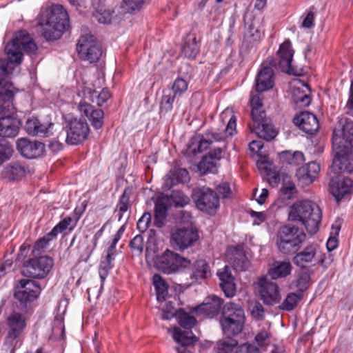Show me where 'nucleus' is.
<instances>
[{"label": "nucleus", "instance_id": "obj_12", "mask_svg": "<svg viewBox=\"0 0 353 353\" xmlns=\"http://www.w3.org/2000/svg\"><path fill=\"white\" fill-rule=\"evenodd\" d=\"M199 239V231L193 227L176 228L171 234V243L180 251L194 245Z\"/></svg>", "mask_w": 353, "mask_h": 353}, {"label": "nucleus", "instance_id": "obj_58", "mask_svg": "<svg viewBox=\"0 0 353 353\" xmlns=\"http://www.w3.org/2000/svg\"><path fill=\"white\" fill-rule=\"evenodd\" d=\"M54 239L52 236H48V233L43 236L42 238L38 239L34 245V250L43 251L48 246L49 242Z\"/></svg>", "mask_w": 353, "mask_h": 353}, {"label": "nucleus", "instance_id": "obj_40", "mask_svg": "<svg viewBox=\"0 0 353 353\" xmlns=\"http://www.w3.org/2000/svg\"><path fill=\"white\" fill-rule=\"evenodd\" d=\"M22 174V165L19 161L11 162L6 166L2 172L4 179L10 181L19 180Z\"/></svg>", "mask_w": 353, "mask_h": 353}, {"label": "nucleus", "instance_id": "obj_52", "mask_svg": "<svg viewBox=\"0 0 353 353\" xmlns=\"http://www.w3.org/2000/svg\"><path fill=\"white\" fill-rule=\"evenodd\" d=\"M13 150L6 140H0V165L12 156Z\"/></svg>", "mask_w": 353, "mask_h": 353}, {"label": "nucleus", "instance_id": "obj_53", "mask_svg": "<svg viewBox=\"0 0 353 353\" xmlns=\"http://www.w3.org/2000/svg\"><path fill=\"white\" fill-rule=\"evenodd\" d=\"M250 105L252 106L251 115L252 121H258L257 119L260 118V112H265V111L262 110V102L258 96H254L250 100Z\"/></svg>", "mask_w": 353, "mask_h": 353}, {"label": "nucleus", "instance_id": "obj_24", "mask_svg": "<svg viewBox=\"0 0 353 353\" xmlns=\"http://www.w3.org/2000/svg\"><path fill=\"white\" fill-rule=\"evenodd\" d=\"M223 305V300L217 296L212 295L208 297L205 303L194 307L192 312L205 314L209 318H213L219 314Z\"/></svg>", "mask_w": 353, "mask_h": 353}, {"label": "nucleus", "instance_id": "obj_48", "mask_svg": "<svg viewBox=\"0 0 353 353\" xmlns=\"http://www.w3.org/2000/svg\"><path fill=\"white\" fill-rule=\"evenodd\" d=\"M170 178L172 185L185 183L189 180V172L185 168H174L170 172Z\"/></svg>", "mask_w": 353, "mask_h": 353}, {"label": "nucleus", "instance_id": "obj_56", "mask_svg": "<svg viewBox=\"0 0 353 353\" xmlns=\"http://www.w3.org/2000/svg\"><path fill=\"white\" fill-rule=\"evenodd\" d=\"M130 247L132 252L141 254L143 250V239L140 234L136 235L130 242Z\"/></svg>", "mask_w": 353, "mask_h": 353}, {"label": "nucleus", "instance_id": "obj_54", "mask_svg": "<svg viewBox=\"0 0 353 353\" xmlns=\"http://www.w3.org/2000/svg\"><path fill=\"white\" fill-rule=\"evenodd\" d=\"M71 222L72 219L70 217L68 216L64 218L57 225H56L50 232H48V236H52V238L56 239L58 234L65 230Z\"/></svg>", "mask_w": 353, "mask_h": 353}, {"label": "nucleus", "instance_id": "obj_51", "mask_svg": "<svg viewBox=\"0 0 353 353\" xmlns=\"http://www.w3.org/2000/svg\"><path fill=\"white\" fill-rule=\"evenodd\" d=\"M170 197L176 207H184L190 202L189 197L179 190L172 191Z\"/></svg>", "mask_w": 353, "mask_h": 353}, {"label": "nucleus", "instance_id": "obj_13", "mask_svg": "<svg viewBox=\"0 0 353 353\" xmlns=\"http://www.w3.org/2000/svg\"><path fill=\"white\" fill-rule=\"evenodd\" d=\"M77 50L79 56L90 63L96 62L102 54L101 46L91 34L83 35L79 39Z\"/></svg>", "mask_w": 353, "mask_h": 353}, {"label": "nucleus", "instance_id": "obj_16", "mask_svg": "<svg viewBox=\"0 0 353 353\" xmlns=\"http://www.w3.org/2000/svg\"><path fill=\"white\" fill-rule=\"evenodd\" d=\"M174 341L179 345L176 347L177 353H193L192 347L197 341V338L191 331H183L178 327L169 329Z\"/></svg>", "mask_w": 353, "mask_h": 353}, {"label": "nucleus", "instance_id": "obj_63", "mask_svg": "<svg viewBox=\"0 0 353 353\" xmlns=\"http://www.w3.org/2000/svg\"><path fill=\"white\" fill-rule=\"evenodd\" d=\"M281 191L284 194L285 198L290 199L296 192V188L293 183L289 182L284 184L281 188Z\"/></svg>", "mask_w": 353, "mask_h": 353}, {"label": "nucleus", "instance_id": "obj_8", "mask_svg": "<svg viewBox=\"0 0 353 353\" xmlns=\"http://www.w3.org/2000/svg\"><path fill=\"white\" fill-rule=\"evenodd\" d=\"M154 263L159 270L165 274H172L186 269L190 264V260L166 250L161 255L156 257Z\"/></svg>", "mask_w": 353, "mask_h": 353}, {"label": "nucleus", "instance_id": "obj_22", "mask_svg": "<svg viewBox=\"0 0 353 353\" xmlns=\"http://www.w3.org/2000/svg\"><path fill=\"white\" fill-rule=\"evenodd\" d=\"M12 85L3 78H0V117L6 112H10L13 108L12 99L14 93Z\"/></svg>", "mask_w": 353, "mask_h": 353}, {"label": "nucleus", "instance_id": "obj_33", "mask_svg": "<svg viewBox=\"0 0 353 353\" xmlns=\"http://www.w3.org/2000/svg\"><path fill=\"white\" fill-rule=\"evenodd\" d=\"M178 97L173 94L170 89L163 90L160 101L159 114L161 117H165L169 114L173 109L174 103H177Z\"/></svg>", "mask_w": 353, "mask_h": 353}, {"label": "nucleus", "instance_id": "obj_11", "mask_svg": "<svg viewBox=\"0 0 353 353\" xmlns=\"http://www.w3.org/2000/svg\"><path fill=\"white\" fill-rule=\"evenodd\" d=\"M293 54L294 50L291 48V42L290 40H286L280 45L276 59L272 60L270 63L289 74L299 76L301 72L292 65Z\"/></svg>", "mask_w": 353, "mask_h": 353}, {"label": "nucleus", "instance_id": "obj_7", "mask_svg": "<svg viewBox=\"0 0 353 353\" xmlns=\"http://www.w3.org/2000/svg\"><path fill=\"white\" fill-rule=\"evenodd\" d=\"M5 51L7 59H0V70L3 74H8L22 60V30L14 34L11 41L6 45Z\"/></svg>", "mask_w": 353, "mask_h": 353}, {"label": "nucleus", "instance_id": "obj_23", "mask_svg": "<svg viewBox=\"0 0 353 353\" xmlns=\"http://www.w3.org/2000/svg\"><path fill=\"white\" fill-rule=\"evenodd\" d=\"M320 171V165L315 161H311L297 169L296 176L299 182L303 185H308L317 178Z\"/></svg>", "mask_w": 353, "mask_h": 353}, {"label": "nucleus", "instance_id": "obj_46", "mask_svg": "<svg viewBox=\"0 0 353 353\" xmlns=\"http://www.w3.org/2000/svg\"><path fill=\"white\" fill-rule=\"evenodd\" d=\"M178 323L188 330L192 328L197 323L196 319L183 310H179L176 314Z\"/></svg>", "mask_w": 353, "mask_h": 353}, {"label": "nucleus", "instance_id": "obj_61", "mask_svg": "<svg viewBox=\"0 0 353 353\" xmlns=\"http://www.w3.org/2000/svg\"><path fill=\"white\" fill-rule=\"evenodd\" d=\"M251 314L254 319L263 320L265 316V310L263 305L260 303L256 302L252 307Z\"/></svg>", "mask_w": 353, "mask_h": 353}, {"label": "nucleus", "instance_id": "obj_5", "mask_svg": "<svg viewBox=\"0 0 353 353\" xmlns=\"http://www.w3.org/2000/svg\"><path fill=\"white\" fill-rule=\"evenodd\" d=\"M236 117L232 116L230 119L224 132L217 133L212 130H208L203 134H199L192 137L188 145L189 152L194 156L208 150L214 142H224L228 137H231L236 133Z\"/></svg>", "mask_w": 353, "mask_h": 353}, {"label": "nucleus", "instance_id": "obj_43", "mask_svg": "<svg viewBox=\"0 0 353 353\" xmlns=\"http://www.w3.org/2000/svg\"><path fill=\"white\" fill-rule=\"evenodd\" d=\"M232 336H228L227 338L219 340L216 345V353H232L237 346L238 342L232 338Z\"/></svg>", "mask_w": 353, "mask_h": 353}, {"label": "nucleus", "instance_id": "obj_28", "mask_svg": "<svg viewBox=\"0 0 353 353\" xmlns=\"http://www.w3.org/2000/svg\"><path fill=\"white\" fill-rule=\"evenodd\" d=\"M217 276L220 280V288L227 297H232L236 293V284L230 269L225 265L222 270L217 272Z\"/></svg>", "mask_w": 353, "mask_h": 353}, {"label": "nucleus", "instance_id": "obj_57", "mask_svg": "<svg viewBox=\"0 0 353 353\" xmlns=\"http://www.w3.org/2000/svg\"><path fill=\"white\" fill-rule=\"evenodd\" d=\"M151 222V214L149 212H145L137 222V229L141 232H144L148 228Z\"/></svg>", "mask_w": 353, "mask_h": 353}, {"label": "nucleus", "instance_id": "obj_36", "mask_svg": "<svg viewBox=\"0 0 353 353\" xmlns=\"http://www.w3.org/2000/svg\"><path fill=\"white\" fill-rule=\"evenodd\" d=\"M9 326L8 338L14 340L22 333V315L19 313H14L7 319Z\"/></svg>", "mask_w": 353, "mask_h": 353}, {"label": "nucleus", "instance_id": "obj_29", "mask_svg": "<svg viewBox=\"0 0 353 353\" xmlns=\"http://www.w3.org/2000/svg\"><path fill=\"white\" fill-rule=\"evenodd\" d=\"M353 189V179L345 177L343 179L331 180L330 183V192L337 201L345 195L350 194Z\"/></svg>", "mask_w": 353, "mask_h": 353}, {"label": "nucleus", "instance_id": "obj_59", "mask_svg": "<svg viewBox=\"0 0 353 353\" xmlns=\"http://www.w3.org/2000/svg\"><path fill=\"white\" fill-rule=\"evenodd\" d=\"M145 1V0H123V3L128 11H135L141 8Z\"/></svg>", "mask_w": 353, "mask_h": 353}, {"label": "nucleus", "instance_id": "obj_17", "mask_svg": "<svg viewBox=\"0 0 353 353\" xmlns=\"http://www.w3.org/2000/svg\"><path fill=\"white\" fill-rule=\"evenodd\" d=\"M319 249L317 244L307 245L302 250L295 253L292 258L293 263L301 269L315 265L318 261Z\"/></svg>", "mask_w": 353, "mask_h": 353}, {"label": "nucleus", "instance_id": "obj_10", "mask_svg": "<svg viewBox=\"0 0 353 353\" xmlns=\"http://www.w3.org/2000/svg\"><path fill=\"white\" fill-rule=\"evenodd\" d=\"M193 199L196 207L210 214H215L219 207V198L216 193L208 188H202L194 192Z\"/></svg>", "mask_w": 353, "mask_h": 353}, {"label": "nucleus", "instance_id": "obj_25", "mask_svg": "<svg viewBox=\"0 0 353 353\" xmlns=\"http://www.w3.org/2000/svg\"><path fill=\"white\" fill-rule=\"evenodd\" d=\"M293 123L301 130L308 134H313L319 128L316 117L309 112H302L293 119Z\"/></svg>", "mask_w": 353, "mask_h": 353}, {"label": "nucleus", "instance_id": "obj_26", "mask_svg": "<svg viewBox=\"0 0 353 353\" xmlns=\"http://www.w3.org/2000/svg\"><path fill=\"white\" fill-rule=\"evenodd\" d=\"M79 109L81 112L88 117L95 129H99L103 126L104 113L102 110L95 109L85 101L80 102Z\"/></svg>", "mask_w": 353, "mask_h": 353}, {"label": "nucleus", "instance_id": "obj_15", "mask_svg": "<svg viewBox=\"0 0 353 353\" xmlns=\"http://www.w3.org/2000/svg\"><path fill=\"white\" fill-rule=\"evenodd\" d=\"M67 127L68 129L65 141L68 144L78 145L88 138L90 130L85 119H73L68 122Z\"/></svg>", "mask_w": 353, "mask_h": 353}, {"label": "nucleus", "instance_id": "obj_42", "mask_svg": "<svg viewBox=\"0 0 353 353\" xmlns=\"http://www.w3.org/2000/svg\"><path fill=\"white\" fill-rule=\"evenodd\" d=\"M343 221L342 219L338 218L331 227L330 235L326 244L329 252L334 250L338 246V236Z\"/></svg>", "mask_w": 353, "mask_h": 353}, {"label": "nucleus", "instance_id": "obj_62", "mask_svg": "<svg viewBox=\"0 0 353 353\" xmlns=\"http://www.w3.org/2000/svg\"><path fill=\"white\" fill-rule=\"evenodd\" d=\"M216 194H219V197H222L223 199L228 198L230 196L231 194V189L230 187V185L227 182H223L216 188Z\"/></svg>", "mask_w": 353, "mask_h": 353}, {"label": "nucleus", "instance_id": "obj_47", "mask_svg": "<svg viewBox=\"0 0 353 353\" xmlns=\"http://www.w3.org/2000/svg\"><path fill=\"white\" fill-rule=\"evenodd\" d=\"M198 168L202 174L217 172V162L212 160L210 156H204L198 165Z\"/></svg>", "mask_w": 353, "mask_h": 353}, {"label": "nucleus", "instance_id": "obj_44", "mask_svg": "<svg viewBox=\"0 0 353 353\" xmlns=\"http://www.w3.org/2000/svg\"><path fill=\"white\" fill-rule=\"evenodd\" d=\"M302 297L303 294L301 292L289 293L279 306V308L282 310L291 311L297 306Z\"/></svg>", "mask_w": 353, "mask_h": 353}, {"label": "nucleus", "instance_id": "obj_41", "mask_svg": "<svg viewBox=\"0 0 353 353\" xmlns=\"http://www.w3.org/2000/svg\"><path fill=\"white\" fill-rule=\"evenodd\" d=\"M152 281L156 290L157 300L159 301H165L168 294V284L163 277L158 274H155L153 276Z\"/></svg>", "mask_w": 353, "mask_h": 353}, {"label": "nucleus", "instance_id": "obj_9", "mask_svg": "<svg viewBox=\"0 0 353 353\" xmlns=\"http://www.w3.org/2000/svg\"><path fill=\"white\" fill-rule=\"evenodd\" d=\"M53 259L48 256L34 257L23 263V276L44 279L52 270Z\"/></svg>", "mask_w": 353, "mask_h": 353}, {"label": "nucleus", "instance_id": "obj_20", "mask_svg": "<svg viewBox=\"0 0 353 353\" xmlns=\"http://www.w3.org/2000/svg\"><path fill=\"white\" fill-rule=\"evenodd\" d=\"M259 117L258 121H252V124L250 125L251 131L265 141L272 140L277 135V131L268 121L265 112H260Z\"/></svg>", "mask_w": 353, "mask_h": 353}, {"label": "nucleus", "instance_id": "obj_50", "mask_svg": "<svg viewBox=\"0 0 353 353\" xmlns=\"http://www.w3.org/2000/svg\"><path fill=\"white\" fill-rule=\"evenodd\" d=\"M188 88V83L182 78H176L172 85L171 91L176 97H179L184 94Z\"/></svg>", "mask_w": 353, "mask_h": 353}, {"label": "nucleus", "instance_id": "obj_19", "mask_svg": "<svg viewBox=\"0 0 353 353\" xmlns=\"http://www.w3.org/2000/svg\"><path fill=\"white\" fill-rule=\"evenodd\" d=\"M186 269L189 270L190 284L201 283L203 281L211 276V268L208 263L203 259L190 261Z\"/></svg>", "mask_w": 353, "mask_h": 353}, {"label": "nucleus", "instance_id": "obj_34", "mask_svg": "<svg viewBox=\"0 0 353 353\" xmlns=\"http://www.w3.org/2000/svg\"><path fill=\"white\" fill-rule=\"evenodd\" d=\"M44 149L45 145L42 142L23 138V157L35 159L42 154Z\"/></svg>", "mask_w": 353, "mask_h": 353}, {"label": "nucleus", "instance_id": "obj_49", "mask_svg": "<svg viewBox=\"0 0 353 353\" xmlns=\"http://www.w3.org/2000/svg\"><path fill=\"white\" fill-rule=\"evenodd\" d=\"M231 260L234 269L236 271H245L249 266V261L245 254L240 251H236Z\"/></svg>", "mask_w": 353, "mask_h": 353}, {"label": "nucleus", "instance_id": "obj_14", "mask_svg": "<svg viewBox=\"0 0 353 353\" xmlns=\"http://www.w3.org/2000/svg\"><path fill=\"white\" fill-rule=\"evenodd\" d=\"M260 299L265 305H273L280 302L281 299L280 289L277 283L267 278H261L256 283Z\"/></svg>", "mask_w": 353, "mask_h": 353}, {"label": "nucleus", "instance_id": "obj_32", "mask_svg": "<svg viewBox=\"0 0 353 353\" xmlns=\"http://www.w3.org/2000/svg\"><path fill=\"white\" fill-rule=\"evenodd\" d=\"M20 121L12 117H0V137H14L19 132Z\"/></svg>", "mask_w": 353, "mask_h": 353}, {"label": "nucleus", "instance_id": "obj_2", "mask_svg": "<svg viewBox=\"0 0 353 353\" xmlns=\"http://www.w3.org/2000/svg\"><path fill=\"white\" fill-rule=\"evenodd\" d=\"M38 25L41 27V35L46 41L57 40L70 26L68 13L60 4L42 8L38 16Z\"/></svg>", "mask_w": 353, "mask_h": 353}, {"label": "nucleus", "instance_id": "obj_1", "mask_svg": "<svg viewBox=\"0 0 353 353\" xmlns=\"http://www.w3.org/2000/svg\"><path fill=\"white\" fill-rule=\"evenodd\" d=\"M332 169L336 174L353 172V121L343 117L333 131Z\"/></svg>", "mask_w": 353, "mask_h": 353}, {"label": "nucleus", "instance_id": "obj_38", "mask_svg": "<svg viewBox=\"0 0 353 353\" xmlns=\"http://www.w3.org/2000/svg\"><path fill=\"white\" fill-rule=\"evenodd\" d=\"M168 197L165 196H158L154 206L155 225L161 228L163 220L165 219L168 212Z\"/></svg>", "mask_w": 353, "mask_h": 353}, {"label": "nucleus", "instance_id": "obj_35", "mask_svg": "<svg viewBox=\"0 0 353 353\" xmlns=\"http://www.w3.org/2000/svg\"><path fill=\"white\" fill-rule=\"evenodd\" d=\"M199 41L194 33L187 34L182 48V53L188 59H194L199 52Z\"/></svg>", "mask_w": 353, "mask_h": 353}, {"label": "nucleus", "instance_id": "obj_3", "mask_svg": "<svg viewBox=\"0 0 353 353\" xmlns=\"http://www.w3.org/2000/svg\"><path fill=\"white\" fill-rule=\"evenodd\" d=\"M322 213L320 208L309 200H303L294 203L288 213V219L300 222L308 233H316L321 221Z\"/></svg>", "mask_w": 353, "mask_h": 353}, {"label": "nucleus", "instance_id": "obj_64", "mask_svg": "<svg viewBox=\"0 0 353 353\" xmlns=\"http://www.w3.org/2000/svg\"><path fill=\"white\" fill-rule=\"evenodd\" d=\"M259 349L254 345L243 344L236 350L235 353H259Z\"/></svg>", "mask_w": 353, "mask_h": 353}, {"label": "nucleus", "instance_id": "obj_31", "mask_svg": "<svg viewBox=\"0 0 353 353\" xmlns=\"http://www.w3.org/2000/svg\"><path fill=\"white\" fill-rule=\"evenodd\" d=\"M300 85H294L292 88V97L294 102L299 106L305 107L310 104V89L307 84L299 82Z\"/></svg>", "mask_w": 353, "mask_h": 353}, {"label": "nucleus", "instance_id": "obj_30", "mask_svg": "<svg viewBox=\"0 0 353 353\" xmlns=\"http://www.w3.org/2000/svg\"><path fill=\"white\" fill-rule=\"evenodd\" d=\"M274 85V72L269 66H263L256 77V90L262 92L272 88Z\"/></svg>", "mask_w": 353, "mask_h": 353}, {"label": "nucleus", "instance_id": "obj_6", "mask_svg": "<svg viewBox=\"0 0 353 353\" xmlns=\"http://www.w3.org/2000/svg\"><path fill=\"white\" fill-rule=\"evenodd\" d=\"M245 312L237 303L228 302L223 305L220 323L226 336H235L241 333L245 324Z\"/></svg>", "mask_w": 353, "mask_h": 353}, {"label": "nucleus", "instance_id": "obj_60", "mask_svg": "<svg viewBox=\"0 0 353 353\" xmlns=\"http://www.w3.org/2000/svg\"><path fill=\"white\" fill-rule=\"evenodd\" d=\"M179 310H176L171 303H166L165 306L163 308L161 318L163 320H170L176 314Z\"/></svg>", "mask_w": 353, "mask_h": 353}, {"label": "nucleus", "instance_id": "obj_37", "mask_svg": "<svg viewBox=\"0 0 353 353\" xmlns=\"http://www.w3.org/2000/svg\"><path fill=\"white\" fill-rule=\"evenodd\" d=\"M292 266L289 261H274L272 267L269 270L268 274L272 279L284 278L292 272Z\"/></svg>", "mask_w": 353, "mask_h": 353}, {"label": "nucleus", "instance_id": "obj_18", "mask_svg": "<svg viewBox=\"0 0 353 353\" xmlns=\"http://www.w3.org/2000/svg\"><path fill=\"white\" fill-rule=\"evenodd\" d=\"M54 123L47 116L45 118L32 117L26 122L25 130L32 136L48 137L52 134Z\"/></svg>", "mask_w": 353, "mask_h": 353}, {"label": "nucleus", "instance_id": "obj_27", "mask_svg": "<svg viewBox=\"0 0 353 353\" xmlns=\"http://www.w3.org/2000/svg\"><path fill=\"white\" fill-rule=\"evenodd\" d=\"M41 290L38 281L23 279V307L32 309V303L39 297Z\"/></svg>", "mask_w": 353, "mask_h": 353}, {"label": "nucleus", "instance_id": "obj_39", "mask_svg": "<svg viewBox=\"0 0 353 353\" xmlns=\"http://www.w3.org/2000/svg\"><path fill=\"white\" fill-rule=\"evenodd\" d=\"M280 160L291 166H298L305 161L303 154L299 151H283L279 154Z\"/></svg>", "mask_w": 353, "mask_h": 353}, {"label": "nucleus", "instance_id": "obj_4", "mask_svg": "<svg viewBox=\"0 0 353 353\" xmlns=\"http://www.w3.org/2000/svg\"><path fill=\"white\" fill-rule=\"evenodd\" d=\"M305 232L299 227L288 224L281 226L276 234V245L283 254H294L305 241Z\"/></svg>", "mask_w": 353, "mask_h": 353}, {"label": "nucleus", "instance_id": "obj_45", "mask_svg": "<svg viewBox=\"0 0 353 353\" xmlns=\"http://www.w3.org/2000/svg\"><path fill=\"white\" fill-rule=\"evenodd\" d=\"M38 46L34 39L28 33L23 31V54L26 53L31 59H34L37 56Z\"/></svg>", "mask_w": 353, "mask_h": 353}, {"label": "nucleus", "instance_id": "obj_55", "mask_svg": "<svg viewBox=\"0 0 353 353\" xmlns=\"http://www.w3.org/2000/svg\"><path fill=\"white\" fill-rule=\"evenodd\" d=\"M310 276L307 273L301 274L294 282V286L298 288L299 292L303 294V292L307 289L309 286Z\"/></svg>", "mask_w": 353, "mask_h": 353}, {"label": "nucleus", "instance_id": "obj_21", "mask_svg": "<svg viewBox=\"0 0 353 353\" xmlns=\"http://www.w3.org/2000/svg\"><path fill=\"white\" fill-rule=\"evenodd\" d=\"M252 16L248 12L243 16V21L245 26L248 27L245 33V41H243L241 47L240 53L241 54H248L249 43L252 41H259L262 36L261 31L257 26L258 22L255 20H252Z\"/></svg>", "mask_w": 353, "mask_h": 353}]
</instances>
